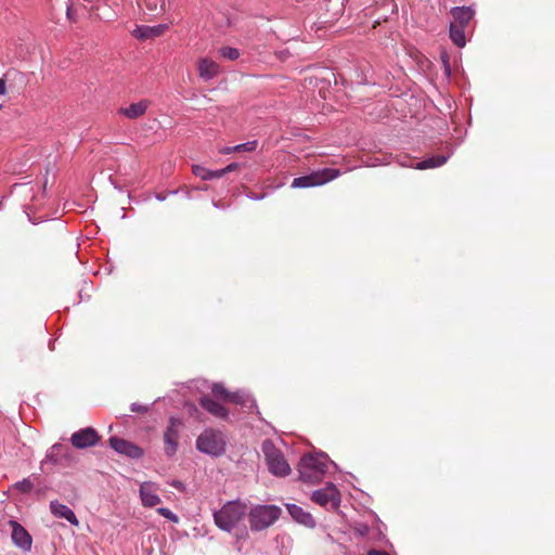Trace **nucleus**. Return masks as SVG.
Returning <instances> with one entry per match:
<instances>
[{
	"mask_svg": "<svg viewBox=\"0 0 555 555\" xmlns=\"http://www.w3.org/2000/svg\"><path fill=\"white\" fill-rule=\"evenodd\" d=\"M29 191L31 192L30 203L24 206V210L28 216V219L33 221L30 214L39 210L43 206L46 198V183L42 186H37L36 189L31 186Z\"/></svg>",
	"mask_w": 555,
	"mask_h": 555,
	"instance_id": "4468645a",
	"label": "nucleus"
},
{
	"mask_svg": "<svg viewBox=\"0 0 555 555\" xmlns=\"http://www.w3.org/2000/svg\"><path fill=\"white\" fill-rule=\"evenodd\" d=\"M166 28L167 26L163 24L156 26H138L133 35L140 39H150L163 35Z\"/></svg>",
	"mask_w": 555,
	"mask_h": 555,
	"instance_id": "aec40b11",
	"label": "nucleus"
},
{
	"mask_svg": "<svg viewBox=\"0 0 555 555\" xmlns=\"http://www.w3.org/2000/svg\"><path fill=\"white\" fill-rule=\"evenodd\" d=\"M67 16L70 17V9L67 8Z\"/></svg>",
	"mask_w": 555,
	"mask_h": 555,
	"instance_id": "ea45409f",
	"label": "nucleus"
},
{
	"mask_svg": "<svg viewBox=\"0 0 555 555\" xmlns=\"http://www.w3.org/2000/svg\"><path fill=\"white\" fill-rule=\"evenodd\" d=\"M247 197H249V198H251V199H256V201H258V199H262V198L264 197V194H262V195H256V194H254V193H249V194H247Z\"/></svg>",
	"mask_w": 555,
	"mask_h": 555,
	"instance_id": "c9c22d12",
	"label": "nucleus"
},
{
	"mask_svg": "<svg viewBox=\"0 0 555 555\" xmlns=\"http://www.w3.org/2000/svg\"><path fill=\"white\" fill-rule=\"evenodd\" d=\"M196 449L211 456H220L225 451V439L220 430L205 429L196 439Z\"/></svg>",
	"mask_w": 555,
	"mask_h": 555,
	"instance_id": "7ed1b4c3",
	"label": "nucleus"
},
{
	"mask_svg": "<svg viewBox=\"0 0 555 555\" xmlns=\"http://www.w3.org/2000/svg\"><path fill=\"white\" fill-rule=\"evenodd\" d=\"M149 104V101L141 100L130 104L128 107L121 108L120 113L130 119H135L146 112Z\"/></svg>",
	"mask_w": 555,
	"mask_h": 555,
	"instance_id": "4be33fe9",
	"label": "nucleus"
},
{
	"mask_svg": "<svg viewBox=\"0 0 555 555\" xmlns=\"http://www.w3.org/2000/svg\"><path fill=\"white\" fill-rule=\"evenodd\" d=\"M257 146H258V141L253 140V141H248V142L237 144L234 146H228L223 150V153L230 154L233 152H254L257 149Z\"/></svg>",
	"mask_w": 555,
	"mask_h": 555,
	"instance_id": "393cba45",
	"label": "nucleus"
},
{
	"mask_svg": "<svg viewBox=\"0 0 555 555\" xmlns=\"http://www.w3.org/2000/svg\"><path fill=\"white\" fill-rule=\"evenodd\" d=\"M146 5H147V8H149L150 10H155V9H156V4H154V5H153L151 2H147V4H146Z\"/></svg>",
	"mask_w": 555,
	"mask_h": 555,
	"instance_id": "4c0bfd02",
	"label": "nucleus"
},
{
	"mask_svg": "<svg viewBox=\"0 0 555 555\" xmlns=\"http://www.w3.org/2000/svg\"><path fill=\"white\" fill-rule=\"evenodd\" d=\"M237 168H238V164H237V163H231V164H229L228 166H225V167L223 168V171H224V172H225V175H227V173H229V172L234 171V170H235V169H237Z\"/></svg>",
	"mask_w": 555,
	"mask_h": 555,
	"instance_id": "473e14b6",
	"label": "nucleus"
},
{
	"mask_svg": "<svg viewBox=\"0 0 555 555\" xmlns=\"http://www.w3.org/2000/svg\"><path fill=\"white\" fill-rule=\"evenodd\" d=\"M157 513L165 517L166 519L171 520L172 522H178L179 518L178 516L169 508L167 507H159L157 508Z\"/></svg>",
	"mask_w": 555,
	"mask_h": 555,
	"instance_id": "c756f323",
	"label": "nucleus"
},
{
	"mask_svg": "<svg viewBox=\"0 0 555 555\" xmlns=\"http://www.w3.org/2000/svg\"><path fill=\"white\" fill-rule=\"evenodd\" d=\"M139 492L142 504L146 507H154L160 502L157 489L152 482L141 483Z\"/></svg>",
	"mask_w": 555,
	"mask_h": 555,
	"instance_id": "f3484780",
	"label": "nucleus"
},
{
	"mask_svg": "<svg viewBox=\"0 0 555 555\" xmlns=\"http://www.w3.org/2000/svg\"><path fill=\"white\" fill-rule=\"evenodd\" d=\"M155 197H156V199H157V201L163 202V201H165V199L167 198V195H164V194L157 193V194L155 195Z\"/></svg>",
	"mask_w": 555,
	"mask_h": 555,
	"instance_id": "e433bc0d",
	"label": "nucleus"
},
{
	"mask_svg": "<svg viewBox=\"0 0 555 555\" xmlns=\"http://www.w3.org/2000/svg\"><path fill=\"white\" fill-rule=\"evenodd\" d=\"M201 405L206 411L211 413L212 415L220 417V418H227L228 411L227 409L219 402L215 401L214 399L209 397H203L201 399Z\"/></svg>",
	"mask_w": 555,
	"mask_h": 555,
	"instance_id": "412c9836",
	"label": "nucleus"
},
{
	"mask_svg": "<svg viewBox=\"0 0 555 555\" xmlns=\"http://www.w3.org/2000/svg\"><path fill=\"white\" fill-rule=\"evenodd\" d=\"M7 91V83L4 79H0V95H3Z\"/></svg>",
	"mask_w": 555,
	"mask_h": 555,
	"instance_id": "f704fd0d",
	"label": "nucleus"
},
{
	"mask_svg": "<svg viewBox=\"0 0 555 555\" xmlns=\"http://www.w3.org/2000/svg\"><path fill=\"white\" fill-rule=\"evenodd\" d=\"M454 24L461 27H466L475 15L472 7H454L450 11Z\"/></svg>",
	"mask_w": 555,
	"mask_h": 555,
	"instance_id": "6ab92c4d",
	"label": "nucleus"
},
{
	"mask_svg": "<svg viewBox=\"0 0 555 555\" xmlns=\"http://www.w3.org/2000/svg\"><path fill=\"white\" fill-rule=\"evenodd\" d=\"M109 446L117 453L124 454L130 459H140L143 455V450L139 446L122 438L111 437Z\"/></svg>",
	"mask_w": 555,
	"mask_h": 555,
	"instance_id": "9b49d317",
	"label": "nucleus"
},
{
	"mask_svg": "<svg viewBox=\"0 0 555 555\" xmlns=\"http://www.w3.org/2000/svg\"><path fill=\"white\" fill-rule=\"evenodd\" d=\"M164 7H165V1H164V0H162L160 8H162V9H164Z\"/></svg>",
	"mask_w": 555,
	"mask_h": 555,
	"instance_id": "a19ab883",
	"label": "nucleus"
},
{
	"mask_svg": "<svg viewBox=\"0 0 555 555\" xmlns=\"http://www.w3.org/2000/svg\"><path fill=\"white\" fill-rule=\"evenodd\" d=\"M248 411L257 409V404L254 398L250 397L246 391L240 390L231 393L230 400Z\"/></svg>",
	"mask_w": 555,
	"mask_h": 555,
	"instance_id": "5701e85b",
	"label": "nucleus"
},
{
	"mask_svg": "<svg viewBox=\"0 0 555 555\" xmlns=\"http://www.w3.org/2000/svg\"><path fill=\"white\" fill-rule=\"evenodd\" d=\"M340 175L338 169L325 168L307 176L295 178L291 186L293 189H305L323 185Z\"/></svg>",
	"mask_w": 555,
	"mask_h": 555,
	"instance_id": "423d86ee",
	"label": "nucleus"
},
{
	"mask_svg": "<svg viewBox=\"0 0 555 555\" xmlns=\"http://www.w3.org/2000/svg\"><path fill=\"white\" fill-rule=\"evenodd\" d=\"M366 555H389L386 551H378L375 548H372L367 552Z\"/></svg>",
	"mask_w": 555,
	"mask_h": 555,
	"instance_id": "72a5a7b5",
	"label": "nucleus"
},
{
	"mask_svg": "<svg viewBox=\"0 0 555 555\" xmlns=\"http://www.w3.org/2000/svg\"><path fill=\"white\" fill-rule=\"evenodd\" d=\"M212 393L216 397L223 398L224 400H230L231 393L227 390L223 384H214L211 388Z\"/></svg>",
	"mask_w": 555,
	"mask_h": 555,
	"instance_id": "bb28decb",
	"label": "nucleus"
},
{
	"mask_svg": "<svg viewBox=\"0 0 555 555\" xmlns=\"http://www.w3.org/2000/svg\"><path fill=\"white\" fill-rule=\"evenodd\" d=\"M225 175V172L223 171V168L222 169H218V170H211V179H219V178H222L223 176Z\"/></svg>",
	"mask_w": 555,
	"mask_h": 555,
	"instance_id": "2f4dec72",
	"label": "nucleus"
},
{
	"mask_svg": "<svg viewBox=\"0 0 555 555\" xmlns=\"http://www.w3.org/2000/svg\"><path fill=\"white\" fill-rule=\"evenodd\" d=\"M181 425L182 423L179 418L173 416L169 418V424L164 433V451L168 457H172L178 451L180 438L179 428Z\"/></svg>",
	"mask_w": 555,
	"mask_h": 555,
	"instance_id": "1a4fd4ad",
	"label": "nucleus"
},
{
	"mask_svg": "<svg viewBox=\"0 0 555 555\" xmlns=\"http://www.w3.org/2000/svg\"><path fill=\"white\" fill-rule=\"evenodd\" d=\"M10 525L12 527V541L13 543L23 550L24 552H29L33 545V538L28 533V531L17 521L11 520Z\"/></svg>",
	"mask_w": 555,
	"mask_h": 555,
	"instance_id": "f8f14e48",
	"label": "nucleus"
},
{
	"mask_svg": "<svg viewBox=\"0 0 555 555\" xmlns=\"http://www.w3.org/2000/svg\"><path fill=\"white\" fill-rule=\"evenodd\" d=\"M34 485L29 478H24L21 481L15 482L14 488L23 493H28L33 489Z\"/></svg>",
	"mask_w": 555,
	"mask_h": 555,
	"instance_id": "c85d7f7f",
	"label": "nucleus"
},
{
	"mask_svg": "<svg viewBox=\"0 0 555 555\" xmlns=\"http://www.w3.org/2000/svg\"><path fill=\"white\" fill-rule=\"evenodd\" d=\"M447 149H448V152L446 154L434 155V156L427 157L421 162H417L416 165L414 166V168H416L418 170H425V169H429V168H437V167L444 165L447 163V160L453 154L452 147L448 146Z\"/></svg>",
	"mask_w": 555,
	"mask_h": 555,
	"instance_id": "a211bd4d",
	"label": "nucleus"
},
{
	"mask_svg": "<svg viewBox=\"0 0 555 555\" xmlns=\"http://www.w3.org/2000/svg\"><path fill=\"white\" fill-rule=\"evenodd\" d=\"M100 440V436L95 429L86 427L72 434L70 442L77 449H86L95 446Z\"/></svg>",
	"mask_w": 555,
	"mask_h": 555,
	"instance_id": "9d476101",
	"label": "nucleus"
},
{
	"mask_svg": "<svg viewBox=\"0 0 555 555\" xmlns=\"http://www.w3.org/2000/svg\"><path fill=\"white\" fill-rule=\"evenodd\" d=\"M331 466L336 468V464L323 452L304 455L298 468L300 480L318 483L325 477Z\"/></svg>",
	"mask_w": 555,
	"mask_h": 555,
	"instance_id": "f257e3e1",
	"label": "nucleus"
},
{
	"mask_svg": "<svg viewBox=\"0 0 555 555\" xmlns=\"http://www.w3.org/2000/svg\"><path fill=\"white\" fill-rule=\"evenodd\" d=\"M198 76L205 80H211L220 73L219 65L210 59H199L197 62Z\"/></svg>",
	"mask_w": 555,
	"mask_h": 555,
	"instance_id": "dca6fc26",
	"label": "nucleus"
},
{
	"mask_svg": "<svg viewBox=\"0 0 555 555\" xmlns=\"http://www.w3.org/2000/svg\"><path fill=\"white\" fill-rule=\"evenodd\" d=\"M311 500L320 506L331 505L336 509L340 505V493L334 483L328 482L324 488L313 491Z\"/></svg>",
	"mask_w": 555,
	"mask_h": 555,
	"instance_id": "6e6552de",
	"label": "nucleus"
},
{
	"mask_svg": "<svg viewBox=\"0 0 555 555\" xmlns=\"http://www.w3.org/2000/svg\"><path fill=\"white\" fill-rule=\"evenodd\" d=\"M449 36L452 42L459 47L463 48L466 44V36H465V27L457 26L454 23H450L449 27Z\"/></svg>",
	"mask_w": 555,
	"mask_h": 555,
	"instance_id": "b1692460",
	"label": "nucleus"
},
{
	"mask_svg": "<svg viewBox=\"0 0 555 555\" xmlns=\"http://www.w3.org/2000/svg\"><path fill=\"white\" fill-rule=\"evenodd\" d=\"M246 514V506L237 501L225 503L221 509L214 514L216 525L224 531L230 532L243 519Z\"/></svg>",
	"mask_w": 555,
	"mask_h": 555,
	"instance_id": "f03ea898",
	"label": "nucleus"
},
{
	"mask_svg": "<svg viewBox=\"0 0 555 555\" xmlns=\"http://www.w3.org/2000/svg\"><path fill=\"white\" fill-rule=\"evenodd\" d=\"M50 512L56 518L65 519L75 527L79 526V520L74 511L57 500L50 502Z\"/></svg>",
	"mask_w": 555,
	"mask_h": 555,
	"instance_id": "ddd939ff",
	"label": "nucleus"
},
{
	"mask_svg": "<svg viewBox=\"0 0 555 555\" xmlns=\"http://www.w3.org/2000/svg\"><path fill=\"white\" fill-rule=\"evenodd\" d=\"M219 53L221 56L230 60V61H235L240 57V51L238 49L236 48H232V47H224V48H221L219 50Z\"/></svg>",
	"mask_w": 555,
	"mask_h": 555,
	"instance_id": "a878e982",
	"label": "nucleus"
},
{
	"mask_svg": "<svg viewBox=\"0 0 555 555\" xmlns=\"http://www.w3.org/2000/svg\"><path fill=\"white\" fill-rule=\"evenodd\" d=\"M281 515V508L275 505H257L249 512L251 530L260 531L273 525Z\"/></svg>",
	"mask_w": 555,
	"mask_h": 555,
	"instance_id": "39448f33",
	"label": "nucleus"
},
{
	"mask_svg": "<svg viewBox=\"0 0 555 555\" xmlns=\"http://www.w3.org/2000/svg\"><path fill=\"white\" fill-rule=\"evenodd\" d=\"M130 410L131 412L145 413L147 412L149 408L146 405L134 402L130 405Z\"/></svg>",
	"mask_w": 555,
	"mask_h": 555,
	"instance_id": "7c9ffc66",
	"label": "nucleus"
},
{
	"mask_svg": "<svg viewBox=\"0 0 555 555\" xmlns=\"http://www.w3.org/2000/svg\"><path fill=\"white\" fill-rule=\"evenodd\" d=\"M214 206H215L216 208H220V207H221V206H220V204H219V203H217V202H214Z\"/></svg>",
	"mask_w": 555,
	"mask_h": 555,
	"instance_id": "58836bf2",
	"label": "nucleus"
},
{
	"mask_svg": "<svg viewBox=\"0 0 555 555\" xmlns=\"http://www.w3.org/2000/svg\"><path fill=\"white\" fill-rule=\"evenodd\" d=\"M192 171L196 177L201 178L202 180H211V170L203 166L194 165L192 167Z\"/></svg>",
	"mask_w": 555,
	"mask_h": 555,
	"instance_id": "cd10ccee",
	"label": "nucleus"
},
{
	"mask_svg": "<svg viewBox=\"0 0 555 555\" xmlns=\"http://www.w3.org/2000/svg\"><path fill=\"white\" fill-rule=\"evenodd\" d=\"M262 452L266 457L268 469L271 474L285 477L291 473V466L287 463L284 454L279 450L273 442L266 440L262 443Z\"/></svg>",
	"mask_w": 555,
	"mask_h": 555,
	"instance_id": "20e7f679",
	"label": "nucleus"
},
{
	"mask_svg": "<svg viewBox=\"0 0 555 555\" xmlns=\"http://www.w3.org/2000/svg\"><path fill=\"white\" fill-rule=\"evenodd\" d=\"M74 462L75 457L70 448L61 443H55L47 451L41 465L51 463L53 465L70 466Z\"/></svg>",
	"mask_w": 555,
	"mask_h": 555,
	"instance_id": "0eeeda50",
	"label": "nucleus"
},
{
	"mask_svg": "<svg viewBox=\"0 0 555 555\" xmlns=\"http://www.w3.org/2000/svg\"><path fill=\"white\" fill-rule=\"evenodd\" d=\"M286 509L296 522L307 528H313L315 526V521L312 515L305 511L301 506L291 503L286 504Z\"/></svg>",
	"mask_w": 555,
	"mask_h": 555,
	"instance_id": "2eb2a0df",
	"label": "nucleus"
}]
</instances>
